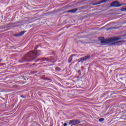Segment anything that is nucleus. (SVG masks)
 <instances>
[{
	"instance_id": "nucleus-8",
	"label": "nucleus",
	"mask_w": 126,
	"mask_h": 126,
	"mask_svg": "<svg viewBox=\"0 0 126 126\" xmlns=\"http://www.w3.org/2000/svg\"><path fill=\"white\" fill-rule=\"evenodd\" d=\"M25 32H26L22 31L20 33H19L20 34V36L24 35V33H25Z\"/></svg>"
},
{
	"instance_id": "nucleus-13",
	"label": "nucleus",
	"mask_w": 126,
	"mask_h": 126,
	"mask_svg": "<svg viewBox=\"0 0 126 126\" xmlns=\"http://www.w3.org/2000/svg\"><path fill=\"white\" fill-rule=\"evenodd\" d=\"M67 126V124H66V123H64L63 124V126Z\"/></svg>"
},
{
	"instance_id": "nucleus-2",
	"label": "nucleus",
	"mask_w": 126,
	"mask_h": 126,
	"mask_svg": "<svg viewBox=\"0 0 126 126\" xmlns=\"http://www.w3.org/2000/svg\"><path fill=\"white\" fill-rule=\"evenodd\" d=\"M123 4H118V1H115L113 2L111 4V6H112V7H120V6H122Z\"/></svg>"
},
{
	"instance_id": "nucleus-5",
	"label": "nucleus",
	"mask_w": 126,
	"mask_h": 126,
	"mask_svg": "<svg viewBox=\"0 0 126 126\" xmlns=\"http://www.w3.org/2000/svg\"><path fill=\"white\" fill-rule=\"evenodd\" d=\"M90 58V56H86L84 57H82L80 60L78 61V63H80L81 62H84L87 61V60L89 59Z\"/></svg>"
},
{
	"instance_id": "nucleus-3",
	"label": "nucleus",
	"mask_w": 126,
	"mask_h": 126,
	"mask_svg": "<svg viewBox=\"0 0 126 126\" xmlns=\"http://www.w3.org/2000/svg\"><path fill=\"white\" fill-rule=\"evenodd\" d=\"M78 124H80V121L79 120H71L69 123V125H72V126H75Z\"/></svg>"
},
{
	"instance_id": "nucleus-4",
	"label": "nucleus",
	"mask_w": 126,
	"mask_h": 126,
	"mask_svg": "<svg viewBox=\"0 0 126 126\" xmlns=\"http://www.w3.org/2000/svg\"><path fill=\"white\" fill-rule=\"evenodd\" d=\"M29 56L31 58H32V60H35L37 58L36 56V53L34 51H30L29 53Z\"/></svg>"
},
{
	"instance_id": "nucleus-7",
	"label": "nucleus",
	"mask_w": 126,
	"mask_h": 126,
	"mask_svg": "<svg viewBox=\"0 0 126 126\" xmlns=\"http://www.w3.org/2000/svg\"><path fill=\"white\" fill-rule=\"evenodd\" d=\"M105 1H107V0H101L96 3L93 4V5H97V4H101V3H104Z\"/></svg>"
},
{
	"instance_id": "nucleus-9",
	"label": "nucleus",
	"mask_w": 126,
	"mask_h": 126,
	"mask_svg": "<svg viewBox=\"0 0 126 126\" xmlns=\"http://www.w3.org/2000/svg\"><path fill=\"white\" fill-rule=\"evenodd\" d=\"M72 56L71 55V56L70 57H69V63H71V61H72Z\"/></svg>"
},
{
	"instance_id": "nucleus-1",
	"label": "nucleus",
	"mask_w": 126,
	"mask_h": 126,
	"mask_svg": "<svg viewBox=\"0 0 126 126\" xmlns=\"http://www.w3.org/2000/svg\"><path fill=\"white\" fill-rule=\"evenodd\" d=\"M120 39L121 38L120 37H112L109 39L102 40L100 41V43L103 45H106V44H109V43H111V42H115V41L120 40Z\"/></svg>"
},
{
	"instance_id": "nucleus-11",
	"label": "nucleus",
	"mask_w": 126,
	"mask_h": 126,
	"mask_svg": "<svg viewBox=\"0 0 126 126\" xmlns=\"http://www.w3.org/2000/svg\"><path fill=\"white\" fill-rule=\"evenodd\" d=\"M122 11H126V8H123L121 9Z\"/></svg>"
},
{
	"instance_id": "nucleus-6",
	"label": "nucleus",
	"mask_w": 126,
	"mask_h": 126,
	"mask_svg": "<svg viewBox=\"0 0 126 126\" xmlns=\"http://www.w3.org/2000/svg\"><path fill=\"white\" fill-rule=\"evenodd\" d=\"M78 10V9L76 8L74 9L69 10L67 11L66 12H67L68 13H75V12H76V11H77Z\"/></svg>"
},
{
	"instance_id": "nucleus-10",
	"label": "nucleus",
	"mask_w": 126,
	"mask_h": 126,
	"mask_svg": "<svg viewBox=\"0 0 126 126\" xmlns=\"http://www.w3.org/2000/svg\"><path fill=\"white\" fill-rule=\"evenodd\" d=\"M104 121V118H100L99 119V121L102 122Z\"/></svg>"
},
{
	"instance_id": "nucleus-12",
	"label": "nucleus",
	"mask_w": 126,
	"mask_h": 126,
	"mask_svg": "<svg viewBox=\"0 0 126 126\" xmlns=\"http://www.w3.org/2000/svg\"><path fill=\"white\" fill-rule=\"evenodd\" d=\"M15 36H16V37H19V36H20V35L19 34H19H15Z\"/></svg>"
}]
</instances>
